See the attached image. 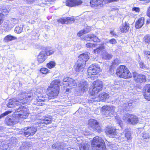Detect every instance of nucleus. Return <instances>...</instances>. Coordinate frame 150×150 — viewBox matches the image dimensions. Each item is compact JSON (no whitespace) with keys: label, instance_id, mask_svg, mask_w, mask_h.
I'll return each instance as SVG.
<instances>
[{"label":"nucleus","instance_id":"obj_41","mask_svg":"<svg viewBox=\"0 0 150 150\" xmlns=\"http://www.w3.org/2000/svg\"><path fill=\"white\" fill-rule=\"evenodd\" d=\"M71 79V78L67 77L63 79V85L64 87H66V84H67V83H68V82L69 81V80H70V79Z\"/></svg>","mask_w":150,"mask_h":150},{"label":"nucleus","instance_id":"obj_23","mask_svg":"<svg viewBox=\"0 0 150 150\" xmlns=\"http://www.w3.org/2000/svg\"><path fill=\"white\" fill-rule=\"evenodd\" d=\"M38 100L37 102V105H38L42 106L45 104L44 103L47 101V97H44L43 95H41L38 96Z\"/></svg>","mask_w":150,"mask_h":150},{"label":"nucleus","instance_id":"obj_25","mask_svg":"<svg viewBox=\"0 0 150 150\" xmlns=\"http://www.w3.org/2000/svg\"><path fill=\"white\" fill-rule=\"evenodd\" d=\"M17 118L12 117V118H7L6 120L7 124L8 125H12L16 124L18 122Z\"/></svg>","mask_w":150,"mask_h":150},{"label":"nucleus","instance_id":"obj_51","mask_svg":"<svg viewBox=\"0 0 150 150\" xmlns=\"http://www.w3.org/2000/svg\"><path fill=\"white\" fill-rule=\"evenodd\" d=\"M116 41L115 39H113L108 40L107 42L109 43L112 44H115L116 43Z\"/></svg>","mask_w":150,"mask_h":150},{"label":"nucleus","instance_id":"obj_8","mask_svg":"<svg viewBox=\"0 0 150 150\" xmlns=\"http://www.w3.org/2000/svg\"><path fill=\"white\" fill-rule=\"evenodd\" d=\"M102 108L103 109V113L106 116L112 115L115 111V107L112 105L104 106Z\"/></svg>","mask_w":150,"mask_h":150},{"label":"nucleus","instance_id":"obj_10","mask_svg":"<svg viewBox=\"0 0 150 150\" xmlns=\"http://www.w3.org/2000/svg\"><path fill=\"white\" fill-rule=\"evenodd\" d=\"M106 134L110 138H119L118 133L116 132V129L114 127L107 126L105 130Z\"/></svg>","mask_w":150,"mask_h":150},{"label":"nucleus","instance_id":"obj_38","mask_svg":"<svg viewBox=\"0 0 150 150\" xmlns=\"http://www.w3.org/2000/svg\"><path fill=\"white\" fill-rule=\"evenodd\" d=\"M80 150H87L88 149V145L84 143H81L79 145Z\"/></svg>","mask_w":150,"mask_h":150},{"label":"nucleus","instance_id":"obj_16","mask_svg":"<svg viewBox=\"0 0 150 150\" xmlns=\"http://www.w3.org/2000/svg\"><path fill=\"white\" fill-rule=\"evenodd\" d=\"M144 96L145 98L150 101V84H146L143 88Z\"/></svg>","mask_w":150,"mask_h":150},{"label":"nucleus","instance_id":"obj_61","mask_svg":"<svg viewBox=\"0 0 150 150\" xmlns=\"http://www.w3.org/2000/svg\"><path fill=\"white\" fill-rule=\"evenodd\" d=\"M28 2L29 4H30L31 3H32L34 2L35 0H26Z\"/></svg>","mask_w":150,"mask_h":150},{"label":"nucleus","instance_id":"obj_34","mask_svg":"<svg viewBox=\"0 0 150 150\" xmlns=\"http://www.w3.org/2000/svg\"><path fill=\"white\" fill-rule=\"evenodd\" d=\"M125 137L128 140H130L132 139V134L129 129H127L125 130Z\"/></svg>","mask_w":150,"mask_h":150},{"label":"nucleus","instance_id":"obj_63","mask_svg":"<svg viewBox=\"0 0 150 150\" xmlns=\"http://www.w3.org/2000/svg\"><path fill=\"white\" fill-rule=\"evenodd\" d=\"M122 122V121L121 120H118V122L119 124H121V123Z\"/></svg>","mask_w":150,"mask_h":150},{"label":"nucleus","instance_id":"obj_64","mask_svg":"<svg viewBox=\"0 0 150 150\" xmlns=\"http://www.w3.org/2000/svg\"><path fill=\"white\" fill-rule=\"evenodd\" d=\"M146 57L148 59H149V60L150 61V54L149 56H148Z\"/></svg>","mask_w":150,"mask_h":150},{"label":"nucleus","instance_id":"obj_3","mask_svg":"<svg viewBox=\"0 0 150 150\" xmlns=\"http://www.w3.org/2000/svg\"><path fill=\"white\" fill-rule=\"evenodd\" d=\"M116 74L120 77L127 79L132 77L131 73L125 66L121 65L119 66L116 70Z\"/></svg>","mask_w":150,"mask_h":150},{"label":"nucleus","instance_id":"obj_29","mask_svg":"<svg viewBox=\"0 0 150 150\" xmlns=\"http://www.w3.org/2000/svg\"><path fill=\"white\" fill-rule=\"evenodd\" d=\"M60 82V81L59 80H54L52 81L50 84V86L49 87H53L55 88L59 89V85Z\"/></svg>","mask_w":150,"mask_h":150},{"label":"nucleus","instance_id":"obj_59","mask_svg":"<svg viewBox=\"0 0 150 150\" xmlns=\"http://www.w3.org/2000/svg\"><path fill=\"white\" fill-rule=\"evenodd\" d=\"M147 15L150 18V6L148 8L147 12Z\"/></svg>","mask_w":150,"mask_h":150},{"label":"nucleus","instance_id":"obj_53","mask_svg":"<svg viewBox=\"0 0 150 150\" xmlns=\"http://www.w3.org/2000/svg\"><path fill=\"white\" fill-rule=\"evenodd\" d=\"M11 111H7L3 113L1 115V117H4L7 115H8V114L11 113Z\"/></svg>","mask_w":150,"mask_h":150},{"label":"nucleus","instance_id":"obj_49","mask_svg":"<svg viewBox=\"0 0 150 150\" xmlns=\"http://www.w3.org/2000/svg\"><path fill=\"white\" fill-rule=\"evenodd\" d=\"M140 67L141 68L143 69H145L147 68V67L144 64V63L142 62H139Z\"/></svg>","mask_w":150,"mask_h":150},{"label":"nucleus","instance_id":"obj_37","mask_svg":"<svg viewBox=\"0 0 150 150\" xmlns=\"http://www.w3.org/2000/svg\"><path fill=\"white\" fill-rule=\"evenodd\" d=\"M76 84L77 83H76V82L74 79L71 78L70 79V80H69L68 83H67L66 86V87L68 86L69 87H71L76 86Z\"/></svg>","mask_w":150,"mask_h":150},{"label":"nucleus","instance_id":"obj_52","mask_svg":"<svg viewBox=\"0 0 150 150\" xmlns=\"http://www.w3.org/2000/svg\"><path fill=\"white\" fill-rule=\"evenodd\" d=\"M86 33H85V32L84 31V30L83 29V30H81L80 31H79V32L77 34V35L78 36H81L83 35Z\"/></svg>","mask_w":150,"mask_h":150},{"label":"nucleus","instance_id":"obj_56","mask_svg":"<svg viewBox=\"0 0 150 150\" xmlns=\"http://www.w3.org/2000/svg\"><path fill=\"white\" fill-rule=\"evenodd\" d=\"M18 21L16 19H13L12 20H11V23H12V25H13L14 26V25L17 23Z\"/></svg>","mask_w":150,"mask_h":150},{"label":"nucleus","instance_id":"obj_17","mask_svg":"<svg viewBox=\"0 0 150 150\" xmlns=\"http://www.w3.org/2000/svg\"><path fill=\"white\" fill-rule=\"evenodd\" d=\"M79 90L81 92H85L87 91L88 85L87 82L82 80L78 86Z\"/></svg>","mask_w":150,"mask_h":150},{"label":"nucleus","instance_id":"obj_39","mask_svg":"<svg viewBox=\"0 0 150 150\" xmlns=\"http://www.w3.org/2000/svg\"><path fill=\"white\" fill-rule=\"evenodd\" d=\"M23 25H20L16 26L15 28V31L17 33H21L23 30Z\"/></svg>","mask_w":150,"mask_h":150},{"label":"nucleus","instance_id":"obj_27","mask_svg":"<svg viewBox=\"0 0 150 150\" xmlns=\"http://www.w3.org/2000/svg\"><path fill=\"white\" fill-rule=\"evenodd\" d=\"M89 59V56L87 54H82L80 55L79 57L78 60H80L82 62L86 64V62Z\"/></svg>","mask_w":150,"mask_h":150},{"label":"nucleus","instance_id":"obj_21","mask_svg":"<svg viewBox=\"0 0 150 150\" xmlns=\"http://www.w3.org/2000/svg\"><path fill=\"white\" fill-rule=\"evenodd\" d=\"M84 39L87 41H93L95 42H100V40L96 36L93 35H87L84 37Z\"/></svg>","mask_w":150,"mask_h":150},{"label":"nucleus","instance_id":"obj_47","mask_svg":"<svg viewBox=\"0 0 150 150\" xmlns=\"http://www.w3.org/2000/svg\"><path fill=\"white\" fill-rule=\"evenodd\" d=\"M40 71L41 73L43 74H46L48 73L49 71L46 68H43L41 69Z\"/></svg>","mask_w":150,"mask_h":150},{"label":"nucleus","instance_id":"obj_31","mask_svg":"<svg viewBox=\"0 0 150 150\" xmlns=\"http://www.w3.org/2000/svg\"><path fill=\"white\" fill-rule=\"evenodd\" d=\"M31 146V145L29 142H23L22 146L20 147L19 150H28Z\"/></svg>","mask_w":150,"mask_h":150},{"label":"nucleus","instance_id":"obj_32","mask_svg":"<svg viewBox=\"0 0 150 150\" xmlns=\"http://www.w3.org/2000/svg\"><path fill=\"white\" fill-rule=\"evenodd\" d=\"M8 13V11L6 9H0V24L2 23L4 18V15Z\"/></svg>","mask_w":150,"mask_h":150},{"label":"nucleus","instance_id":"obj_2","mask_svg":"<svg viewBox=\"0 0 150 150\" xmlns=\"http://www.w3.org/2000/svg\"><path fill=\"white\" fill-rule=\"evenodd\" d=\"M104 141L99 137H96L92 142V146L93 149L96 150H106Z\"/></svg>","mask_w":150,"mask_h":150},{"label":"nucleus","instance_id":"obj_6","mask_svg":"<svg viewBox=\"0 0 150 150\" xmlns=\"http://www.w3.org/2000/svg\"><path fill=\"white\" fill-rule=\"evenodd\" d=\"M93 88L91 93L92 96L95 95L100 91L102 90L103 87V82L99 80H96L93 82Z\"/></svg>","mask_w":150,"mask_h":150},{"label":"nucleus","instance_id":"obj_45","mask_svg":"<svg viewBox=\"0 0 150 150\" xmlns=\"http://www.w3.org/2000/svg\"><path fill=\"white\" fill-rule=\"evenodd\" d=\"M67 18H61L59 19L58 21L61 23L62 24H67Z\"/></svg>","mask_w":150,"mask_h":150},{"label":"nucleus","instance_id":"obj_35","mask_svg":"<svg viewBox=\"0 0 150 150\" xmlns=\"http://www.w3.org/2000/svg\"><path fill=\"white\" fill-rule=\"evenodd\" d=\"M42 51H45V54H46V55H47V56L52 54L54 52V50L48 48H45L44 49H43Z\"/></svg>","mask_w":150,"mask_h":150},{"label":"nucleus","instance_id":"obj_20","mask_svg":"<svg viewBox=\"0 0 150 150\" xmlns=\"http://www.w3.org/2000/svg\"><path fill=\"white\" fill-rule=\"evenodd\" d=\"M89 126L94 129H97L99 127V124L97 121L93 119H91L88 122Z\"/></svg>","mask_w":150,"mask_h":150},{"label":"nucleus","instance_id":"obj_50","mask_svg":"<svg viewBox=\"0 0 150 150\" xmlns=\"http://www.w3.org/2000/svg\"><path fill=\"white\" fill-rule=\"evenodd\" d=\"M120 63V60L118 59H116L112 62V65H117Z\"/></svg>","mask_w":150,"mask_h":150},{"label":"nucleus","instance_id":"obj_11","mask_svg":"<svg viewBox=\"0 0 150 150\" xmlns=\"http://www.w3.org/2000/svg\"><path fill=\"white\" fill-rule=\"evenodd\" d=\"M16 112H22V113L19 114L21 118H26L29 115V113L28 112V109L25 107L20 106L19 108H16Z\"/></svg>","mask_w":150,"mask_h":150},{"label":"nucleus","instance_id":"obj_19","mask_svg":"<svg viewBox=\"0 0 150 150\" xmlns=\"http://www.w3.org/2000/svg\"><path fill=\"white\" fill-rule=\"evenodd\" d=\"M47 58V56L45 54L44 51H41L38 55L37 61L39 63H42Z\"/></svg>","mask_w":150,"mask_h":150},{"label":"nucleus","instance_id":"obj_36","mask_svg":"<svg viewBox=\"0 0 150 150\" xmlns=\"http://www.w3.org/2000/svg\"><path fill=\"white\" fill-rule=\"evenodd\" d=\"M134 103L133 100H130L128 103H126L122 106L123 108H125L126 110L129 109V107H131Z\"/></svg>","mask_w":150,"mask_h":150},{"label":"nucleus","instance_id":"obj_43","mask_svg":"<svg viewBox=\"0 0 150 150\" xmlns=\"http://www.w3.org/2000/svg\"><path fill=\"white\" fill-rule=\"evenodd\" d=\"M4 26L6 28H8V29H9L13 28V25H12L11 23H10L9 22H8L5 23Z\"/></svg>","mask_w":150,"mask_h":150},{"label":"nucleus","instance_id":"obj_55","mask_svg":"<svg viewBox=\"0 0 150 150\" xmlns=\"http://www.w3.org/2000/svg\"><path fill=\"white\" fill-rule=\"evenodd\" d=\"M144 56L146 57L150 54V52L149 51L144 50Z\"/></svg>","mask_w":150,"mask_h":150},{"label":"nucleus","instance_id":"obj_54","mask_svg":"<svg viewBox=\"0 0 150 150\" xmlns=\"http://www.w3.org/2000/svg\"><path fill=\"white\" fill-rule=\"evenodd\" d=\"M85 33H87L91 30V28L89 26H87V28L84 29Z\"/></svg>","mask_w":150,"mask_h":150},{"label":"nucleus","instance_id":"obj_15","mask_svg":"<svg viewBox=\"0 0 150 150\" xmlns=\"http://www.w3.org/2000/svg\"><path fill=\"white\" fill-rule=\"evenodd\" d=\"M82 3L81 0H67L66 2V5L70 7L77 6Z\"/></svg>","mask_w":150,"mask_h":150},{"label":"nucleus","instance_id":"obj_13","mask_svg":"<svg viewBox=\"0 0 150 150\" xmlns=\"http://www.w3.org/2000/svg\"><path fill=\"white\" fill-rule=\"evenodd\" d=\"M52 147L54 149L58 150H70V148L68 147V145L65 143H59L54 144L52 145Z\"/></svg>","mask_w":150,"mask_h":150},{"label":"nucleus","instance_id":"obj_58","mask_svg":"<svg viewBox=\"0 0 150 150\" xmlns=\"http://www.w3.org/2000/svg\"><path fill=\"white\" fill-rule=\"evenodd\" d=\"M8 146L6 144L2 146L1 149L2 150H6Z\"/></svg>","mask_w":150,"mask_h":150},{"label":"nucleus","instance_id":"obj_60","mask_svg":"<svg viewBox=\"0 0 150 150\" xmlns=\"http://www.w3.org/2000/svg\"><path fill=\"white\" fill-rule=\"evenodd\" d=\"M110 33L112 35L114 36H115L116 35L115 32L113 31H110Z\"/></svg>","mask_w":150,"mask_h":150},{"label":"nucleus","instance_id":"obj_5","mask_svg":"<svg viewBox=\"0 0 150 150\" xmlns=\"http://www.w3.org/2000/svg\"><path fill=\"white\" fill-rule=\"evenodd\" d=\"M101 70L99 66L97 64H93L91 65L88 68L87 72L89 76L88 78H91L93 77L92 76L96 75L99 73Z\"/></svg>","mask_w":150,"mask_h":150},{"label":"nucleus","instance_id":"obj_57","mask_svg":"<svg viewBox=\"0 0 150 150\" xmlns=\"http://www.w3.org/2000/svg\"><path fill=\"white\" fill-rule=\"evenodd\" d=\"M132 10L136 12H139L140 11L139 8L138 7H134L133 8Z\"/></svg>","mask_w":150,"mask_h":150},{"label":"nucleus","instance_id":"obj_1","mask_svg":"<svg viewBox=\"0 0 150 150\" xmlns=\"http://www.w3.org/2000/svg\"><path fill=\"white\" fill-rule=\"evenodd\" d=\"M21 96L23 97V99L19 100H17L15 99H11L9 100L8 103L7 104V107L9 108H13L16 105H19V103H22L23 104L25 103V100L28 101L31 98L30 95H29L26 93H23L21 95Z\"/></svg>","mask_w":150,"mask_h":150},{"label":"nucleus","instance_id":"obj_12","mask_svg":"<svg viewBox=\"0 0 150 150\" xmlns=\"http://www.w3.org/2000/svg\"><path fill=\"white\" fill-rule=\"evenodd\" d=\"M133 77L136 82L138 83L145 82L146 81L145 76L142 74H138L136 72L133 73Z\"/></svg>","mask_w":150,"mask_h":150},{"label":"nucleus","instance_id":"obj_48","mask_svg":"<svg viewBox=\"0 0 150 150\" xmlns=\"http://www.w3.org/2000/svg\"><path fill=\"white\" fill-rule=\"evenodd\" d=\"M95 45L91 43H89L86 44V47L88 48H91L95 46Z\"/></svg>","mask_w":150,"mask_h":150},{"label":"nucleus","instance_id":"obj_46","mask_svg":"<svg viewBox=\"0 0 150 150\" xmlns=\"http://www.w3.org/2000/svg\"><path fill=\"white\" fill-rule=\"evenodd\" d=\"M67 23H72L74 22L75 21V19L73 17H67Z\"/></svg>","mask_w":150,"mask_h":150},{"label":"nucleus","instance_id":"obj_26","mask_svg":"<svg viewBox=\"0 0 150 150\" xmlns=\"http://www.w3.org/2000/svg\"><path fill=\"white\" fill-rule=\"evenodd\" d=\"M109 95L105 93H103L99 95L98 96V98L97 99H95V101H103L108 99L109 98Z\"/></svg>","mask_w":150,"mask_h":150},{"label":"nucleus","instance_id":"obj_18","mask_svg":"<svg viewBox=\"0 0 150 150\" xmlns=\"http://www.w3.org/2000/svg\"><path fill=\"white\" fill-rule=\"evenodd\" d=\"M86 64L80 60H78L74 66L75 70L76 72L82 71L85 67Z\"/></svg>","mask_w":150,"mask_h":150},{"label":"nucleus","instance_id":"obj_30","mask_svg":"<svg viewBox=\"0 0 150 150\" xmlns=\"http://www.w3.org/2000/svg\"><path fill=\"white\" fill-rule=\"evenodd\" d=\"M52 117L51 116L48 117H45L42 120L41 123L39 124V125H41V124H45L46 125L51 124L52 122Z\"/></svg>","mask_w":150,"mask_h":150},{"label":"nucleus","instance_id":"obj_24","mask_svg":"<svg viewBox=\"0 0 150 150\" xmlns=\"http://www.w3.org/2000/svg\"><path fill=\"white\" fill-rule=\"evenodd\" d=\"M129 23L126 22L123 23L120 27V31L123 33H126L128 32L129 30Z\"/></svg>","mask_w":150,"mask_h":150},{"label":"nucleus","instance_id":"obj_28","mask_svg":"<svg viewBox=\"0 0 150 150\" xmlns=\"http://www.w3.org/2000/svg\"><path fill=\"white\" fill-rule=\"evenodd\" d=\"M144 19L143 17L139 18L136 22L135 27L136 28H141L144 23Z\"/></svg>","mask_w":150,"mask_h":150},{"label":"nucleus","instance_id":"obj_9","mask_svg":"<svg viewBox=\"0 0 150 150\" xmlns=\"http://www.w3.org/2000/svg\"><path fill=\"white\" fill-rule=\"evenodd\" d=\"M59 90L53 87H48L47 89V93L49 99H54L57 98L59 93Z\"/></svg>","mask_w":150,"mask_h":150},{"label":"nucleus","instance_id":"obj_33","mask_svg":"<svg viewBox=\"0 0 150 150\" xmlns=\"http://www.w3.org/2000/svg\"><path fill=\"white\" fill-rule=\"evenodd\" d=\"M141 135L142 137V140L145 142L148 141V140L150 138V136L149 133L146 132H144Z\"/></svg>","mask_w":150,"mask_h":150},{"label":"nucleus","instance_id":"obj_4","mask_svg":"<svg viewBox=\"0 0 150 150\" xmlns=\"http://www.w3.org/2000/svg\"><path fill=\"white\" fill-rule=\"evenodd\" d=\"M104 48L103 45H101L98 48L94 50V52L95 53L101 54L102 58L104 59L107 60L110 59L112 58V55L106 52H103Z\"/></svg>","mask_w":150,"mask_h":150},{"label":"nucleus","instance_id":"obj_42","mask_svg":"<svg viewBox=\"0 0 150 150\" xmlns=\"http://www.w3.org/2000/svg\"><path fill=\"white\" fill-rule=\"evenodd\" d=\"M144 40L146 43L149 44L150 42V35H146L144 38Z\"/></svg>","mask_w":150,"mask_h":150},{"label":"nucleus","instance_id":"obj_22","mask_svg":"<svg viewBox=\"0 0 150 150\" xmlns=\"http://www.w3.org/2000/svg\"><path fill=\"white\" fill-rule=\"evenodd\" d=\"M105 0H91L90 2V4L93 7H97L101 6L105 2Z\"/></svg>","mask_w":150,"mask_h":150},{"label":"nucleus","instance_id":"obj_40","mask_svg":"<svg viewBox=\"0 0 150 150\" xmlns=\"http://www.w3.org/2000/svg\"><path fill=\"white\" fill-rule=\"evenodd\" d=\"M55 65V63L54 61H51L47 64V67L49 69L54 67Z\"/></svg>","mask_w":150,"mask_h":150},{"label":"nucleus","instance_id":"obj_7","mask_svg":"<svg viewBox=\"0 0 150 150\" xmlns=\"http://www.w3.org/2000/svg\"><path fill=\"white\" fill-rule=\"evenodd\" d=\"M122 118L124 121H127L128 123L132 125L136 124L139 122L138 117L129 114L125 115Z\"/></svg>","mask_w":150,"mask_h":150},{"label":"nucleus","instance_id":"obj_14","mask_svg":"<svg viewBox=\"0 0 150 150\" xmlns=\"http://www.w3.org/2000/svg\"><path fill=\"white\" fill-rule=\"evenodd\" d=\"M24 135L28 137L30 136L33 135L37 131V129L34 127L29 128L25 127L24 129Z\"/></svg>","mask_w":150,"mask_h":150},{"label":"nucleus","instance_id":"obj_62","mask_svg":"<svg viewBox=\"0 0 150 150\" xmlns=\"http://www.w3.org/2000/svg\"><path fill=\"white\" fill-rule=\"evenodd\" d=\"M150 22V20L149 19H148L146 21V24H149Z\"/></svg>","mask_w":150,"mask_h":150},{"label":"nucleus","instance_id":"obj_44","mask_svg":"<svg viewBox=\"0 0 150 150\" xmlns=\"http://www.w3.org/2000/svg\"><path fill=\"white\" fill-rule=\"evenodd\" d=\"M14 37L10 35H8L6 36L4 38V40L6 41H9L13 39Z\"/></svg>","mask_w":150,"mask_h":150}]
</instances>
